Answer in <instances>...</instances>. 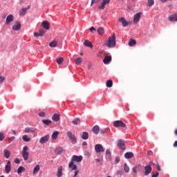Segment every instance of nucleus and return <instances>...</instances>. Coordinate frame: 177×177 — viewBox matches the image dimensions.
Listing matches in <instances>:
<instances>
[{"instance_id":"obj_1","label":"nucleus","mask_w":177,"mask_h":177,"mask_svg":"<svg viewBox=\"0 0 177 177\" xmlns=\"http://www.w3.org/2000/svg\"><path fill=\"white\" fill-rule=\"evenodd\" d=\"M108 48L115 46V33L113 34V36L109 37L108 41L105 44Z\"/></svg>"},{"instance_id":"obj_2","label":"nucleus","mask_w":177,"mask_h":177,"mask_svg":"<svg viewBox=\"0 0 177 177\" xmlns=\"http://www.w3.org/2000/svg\"><path fill=\"white\" fill-rule=\"evenodd\" d=\"M28 147L24 146L22 149V157L24 161H27L28 160V157L30 156V153L28 152Z\"/></svg>"},{"instance_id":"obj_3","label":"nucleus","mask_w":177,"mask_h":177,"mask_svg":"<svg viewBox=\"0 0 177 177\" xmlns=\"http://www.w3.org/2000/svg\"><path fill=\"white\" fill-rule=\"evenodd\" d=\"M118 21H120V23H122L123 27H127V26H131V24H132V21H127V19H125V18L124 17L119 18Z\"/></svg>"},{"instance_id":"obj_4","label":"nucleus","mask_w":177,"mask_h":177,"mask_svg":"<svg viewBox=\"0 0 177 177\" xmlns=\"http://www.w3.org/2000/svg\"><path fill=\"white\" fill-rule=\"evenodd\" d=\"M113 127L115 128H125L127 125L121 120H116L113 122Z\"/></svg>"},{"instance_id":"obj_5","label":"nucleus","mask_w":177,"mask_h":177,"mask_svg":"<svg viewBox=\"0 0 177 177\" xmlns=\"http://www.w3.org/2000/svg\"><path fill=\"white\" fill-rule=\"evenodd\" d=\"M142 17V12H138L133 16V24H138L140 21V18Z\"/></svg>"},{"instance_id":"obj_6","label":"nucleus","mask_w":177,"mask_h":177,"mask_svg":"<svg viewBox=\"0 0 177 177\" xmlns=\"http://www.w3.org/2000/svg\"><path fill=\"white\" fill-rule=\"evenodd\" d=\"M95 151L97 153H104V148L103 147V145L100 144H97L95 145Z\"/></svg>"},{"instance_id":"obj_7","label":"nucleus","mask_w":177,"mask_h":177,"mask_svg":"<svg viewBox=\"0 0 177 177\" xmlns=\"http://www.w3.org/2000/svg\"><path fill=\"white\" fill-rule=\"evenodd\" d=\"M72 162H81L82 161V156L74 155L71 160Z\"/></svg>"},{"instance_id":"obj_8","label":"nucleus","mask_w":177,"mask_h":177,"mask_svg":"<svg viewBox=\"0 0 177 177\" xmlns=\"http://www.w3.org/2000/svg\"><path fill=\"white\" fill-rule=\"evenodd\" d=\"M109 3H110V0H103L101 5L98 6V9H100L101 10H104L106 6L109 5Z\"/></svg>"},{"instance_id":"obj_9","label":"nucleus","mask_w":177,"mask_h":177,"mask_svg":"<svg viewBox=\"0 0 177 177\" xmlns=\"http://www.w3.org/2000/svg\"><path fill=\"white\" fill-rule=\"evenodd\" d=\"M117 145L118 147L121 149V150H125V141H124V140H118Z\"/></svg>"},{"instance_id":"obj_10","label":"nucleus","mask_w":177,"mask_h":177,"mask_svg":"<svg viewBox=\"0 0 177 177\" xmlns=\"http://www.w3.org/2000/svg\"><path fill=\"white\" fill-rule=\"evenodd\" d=\"M151 165H147L145 167V176H147L148 175H150L151 174Z\"/></svg>"},{"instance_id":"obj_11","label":"nucleus","mask_w":177,"mask_h":177,"mask_svg":"<svg viewBox=\"0 0 177 177\" xmlns=\"http://www.w3.org/2000/svg\"><path fill=\"white\" fill-rule=\"evenodd\" d=\"M45 30L41 28L39 30V32H35L34 33L35 37H44L45 35Z\"/></svg>"},{"instance_id":"obj_12","label":"nucleus","mask_w":177,"mask_h":177,"mask_svg":"<svg viewBox=\"0 0 177 177\" xmlns=\"http://www.w3.org/2000/svg\"><path fill=\"white\" fill-rule=\"evenodd\" d=\"M49 135H46L43 137H41L39 140V143H41V145H44V143H46V142H48V140H49Z\"/></svg>"},{"instance_id":"obj_13","label":"nucleus","mask_w":177,"mask_h":177,"mask_svg":"<svg viewBox=\"0 0 177 177\" xmlns=\"http://www.w3.org/2000/svg\"><path fill=\"white\" fill-rule=\"evenodd\" d=\"M11 168V164H10V160L7 161V164L5 166V171L6 174H9L10 172Z\"/></svg>"},{"instance_id":"obj_14","label":"nucleus","mask_w":177,"mask_h":177,"mask_svg":"<svg viewBox=\"0 0 177 177\" xmlns=\"http://www.w3.org/2000/svg\"><path fill=\"white\" fill-rule=\"evenodd\" d=\"M20 28H21V24L20 22H16L12 26L13 31H19Z\"/></svg>"},{"instance_id":"obj_15","label":"nucleus","mask_w":177,"mask_h":177,"mask_svg":"<svg viewBox=\"0 0 177 177\" xmlns=\"http://www.w3.org/2000/svg\"><path fill=\"white\" fill-rule=\"evenodd\" d=\"M41 26L43 27V28H44L45 30H49V28H50V25L49 24V22H48V21H44L41 23Z\"/></svg>"},{"instance_id":"obj_16","label":"nucleus","mask_w":177,"mask_h":177,"mask_svg":"<svg viewBox=\"0 0 177 177\" xmlns=\"http://www.w3.org/2000/svg\"><path fill=\"white\" fill-rule=\"evenodd\" d=\"M13 20H14L13 15H8L6 19V24H10V23L13 21Z\"/></svg>"},{"instance_id":"obj_17","label":"nucleus","mask_w":177,"mask_h":177,"mask_svg":"<svg viewBox=\"0 0 177 177\" xmlns=\"http://www.w3.org/2000/svg\"><path fill=\"white\" fill-rule=\"evenodd\" d=\"M30 6H28V8H24L22 10L19 12V16H25L26 13H27V10L30 9Z\"/></svg>"},{"instance_id":"obj_18","label":"nucleus","mask_w":177,"mask_h":177,"mask_svg":"<svg viewBox=\"0 0 177 177\" xmlns=\"http://www.w3.org/2000/svg\"><path fill=\"white\" fill-rule=\"evenodd\" d=\"M68 168L71 169V171H77V166L74 164V162H70L68 164Z\"/></svg>"},{"instance_id":"obj_19","label":"nucleus","mask_w":177,"mask_h":177,"mask_svg":"<svg viewBox=\"0 0 177 177\" xmlns=\"http://www.w3.org/2000/svg\"><path fill=\"white\" fill-rule=\"evenodd\" d=\"M83 44L84 45V46H87V48H93V44H92V43L89 41V40H85Z\"/></svg>"},{"instance_id":"obj_20","label":"nucleus","mask_w":177,"mask_h":177,"mask_svg":"<svg viewBox=\"0 0 177 177\" xmlns=\"http://www.w3.org/2000/svg\"><path fill=\"white\" fill-rule=\"evenodd\" d=\"M64 151V149L62 147H57L55 150V154H62Z\"/></svg>"},{"instance_id":"obj_21","label":"nucleus","mask_w":177,"mask_h":177,"mask_svg":"<svg viewBox=\"0 0 177 177\" xmlns=\"http://www.w3.org/2000/svg\"><path fill=\"white\" fill-rule=\"evenodd\" d=\"M52 120L55 122H57V121H60V115L57 113L54 114L52 117Z\"/></svg>"},{"instance_id":"obj_22","label":"nucleus","mask_w":177,"mask_h":177,"mask_svg":"<svg viewBox=\"0 0 177 177\" xmlns=\"http://www.w3.org/2000/svg\"><path fill=\"white\" fill-rule=\"evenodd\" d=\"M111 62V56H106L104 58L103 62L104 64H109Z\"/></svg>"},{"instance_id":"obj_23","label":"nucleus","mask_w":177,"mask_h":177,"mask_svg":"<svg viewBox=\"0 0 177 177\" xmlns=\"http://www.w3.org/2000/svg\"><path fill=\"white\" fill-rule=\"evenodd\" d=\"M169 21H177V14L170 15L169 17Z\"/></svg>"},{"instance_id":"obj_24","label":"nucleus","mask_w":177,"mask_h":177,"mask_svg":"<svg viewBox=\"0 0 177 177\" xmlns=\"http://www.w3.org/2000/svg\"><path fill=\"white\" fill-rule=\"evenodd\" d=\"M100 131V127H99V126L95 125L93 127V133H95V135H97L99 133Z\"/></svg>"},{"instance_id":"obj_25","label":"nucleus","mask_w":177,"mask_h":177,"mask_svg":"<svg viewBox=\"0 0 177 177\" xmlns=\"http://www.w3.org/2000/svg\"><path fill=\"white\" fill-rule=\"evenodd\" d=\"M82 139H83V140H88V138H89V134L88 133V132H83L82 135L81 136Z\"/></svg>"},{"instance_id":"obj_26","label":"nucleus","mask_w":177,"mask_h":177,"mask_svg":"<svg viewBox=\"0 0 177 177\" xmlns=\"http://www.w3.org/2000/svg\"><path fill=\"white\" fill-rule=\"evenodd\" d=\"M133 157V153L132 152H127L124 154V158L129 159V158H132Z\"/></svg>"},{"instance_id":"obj_27","label":"nucleus","mask_w":177,"mask_h":177,"mask_svg":"<svg viewBox=\"0 0 177 177\" xmlns=\"http://www.w3.org/2000/svg\"><path fill=\"white\" fill-rule=\"evenodd\" d=\"M35 131H37V129H35L34 128L27 127V128L25 129V132L26 133H28L30 132H32V133H34V132H35Z\"/></svg>"},{"instance_id":"obj_28","label":"nucleus","mask_w":177,"mask_h":177,"mask_svg":"<svg viewBox=\"0 0 177 177\" xmlns=\"http://www.w3.org/2000/svg\"><path fill=\"white\" fill-rule=\"evenodd\" d=\"M97 34L99 35H103L104 34V28L100 27L97 29Z\"/></svg>"},{"instance_id":"obj_29","label":"nucleus","mask_w":177,"mask_h":177,"mask_svg":"<svg viewBox=\"0 0 177 177\" xmlns=\"http://www.w3.org/2000/svg\"><path fill=\"white\" fill-rule=\"evenodd\" d=\"M49 46L50 48H56V46H57V41L53 40V41L50 42Z\"/></svg>"},{"instance_id":"obj_30","label":"nucleus","mask_w":177,"mask_h":177,"mask_svg":"<svg viewBox=\"0 0 177 177\" xmlns=\"http://www.w3.org/2000/svg\"><path fill=\"white\" fill-rule=\"evenodd\" d=\"M39 169H40L39 165H37L33 169V175L38 174V172H39Z\"/></svg>"},{"instance_id":"obj_31","label":"nucleus","mask_w":177,"mask_h":177,"mask_svg":"<svg viewBox=\"0 0 177 177\" xmlns=\"http://www.w3.org/2000/svg\"><path fill=\"white\" fill-rule=\"evenodd\" d=\"M59 136V131H54L52 134V139L56 140Z\"/></svg>"},{"instance_id":"obj_32","label":"nucleus","mask_w":177,"mask_h":177,"mask_svg":"<svg viewBox=\"0 0 177 177\" xmlns=\"http://www.w3.org/2000/svg\"><path fill=\"white\" fill-rule=\"evenodd\" d=\"M63 168L62 167H59L57 170V177H62L63 176V172L62 171Z\"/></svg>"},{"instance_id":"obj_33","label":"nucleus","mask_w":177,"mask_h":177,"mask_svg":"<svg viewBox=\"0 0 177 177\" xmlns=\"http://www.w3.org/2000/svg\"><path fill=\"white\" fill-rule=\"evenodd\" d=\"M136 45V40L131 39L129 41V46H135Z\"/></svg>"},{"instance_id":"obj_34","label":"nucleus","mask_w":177,"mask_h":177,"mask_svg":"<svg viewBox=\"0 0 177 177\" xmlns=\"http://www.w3.org/2000/svg\"><path fill=\"white\" fill-rule=\"evenodd\" d=\"M123 168H124V172H126V174H128V172H129V171H130L129 166H128V165L127 163L124 164Z\"/></svg>"},{"instance_id":"obj_35","label":"nucleus","mask_w":177,"mask_h":177,"mask_svg":"<svg viewBox=\"0 0 177 177\" xmlns=\"http://www.w3.org/2000/svg\"><path fill=\"white\" fill-rule=\"evenodd\" d=\"M72 124H73V125H78V124H81V120L80 118H76L72 121Z\"/></svg>"},{"instance_id":"obj_36","label":"nucleus","mask_w":177,"mask_h":177,"mask_svg":"<svg viewBox=\"0 0 177 177\" xmlns=\"http://www.w3.org/2000/svg\"><path fill=\"white\" fill-rule=\"evenodd\" d=\"M4 157L6 158H9V157H10V152L9 150L4 149Z\"/></svg>"},{"instance_id":"obj_37","label":"nucleus","mask_w":177,"mask_h":177,"mask_svg":"<svg viewBox=\"0 0 177 177\" xmlns=\"http://www.w3.org/2000/svg\"><path fill=\"white\" fill-rule=\"evenodd\" d=\"M106 85L107 88H111V86H113V80H107Z\"/></svg>"},{"instance_id":"obj_38","label":"nucleus","mask_w":177,"mask_h":177,"mask_svg":"<svg viewBox=\"0 0 177 177\" xmlns=\"http://www.w3.org/2000/svg\"><path fill=\"white\" fill-rule=\"evenodd\" d=\"M56 62L57 64H62L63 62H64V58L63 57L57 58Z\"/></svg>"},{"instance_id":"obj_39","label":"nucleus","mask_w":177,"mask_h":177,"mask_svg":"<svg viewBox=\"0 0 177 177\" xmlns=\"http://www.w3.org/2000/svg\"><path fill=\"white\" fill-rule=\"evenodd\" d=\"M24 171H26V168H24L23 166H20L17 169V174H20Z\"/></svg>"},{"instance_id":"obj_40","label":"nucleus","mask_w":177,"mask_h":177,"mask_svg":"<svg viewBox=\"0 0 177 177\" xmlns=\"http://www.w3.org/2000/svg\"><path fill=\"white\" fill-rule=\"evenodd\" d=\"M69 139H71L72 143L75 144L77 143V138H75V136L73 135L71 137H69Z\"/></svg>"},{"instance_id":"obj_41","label":"nucleus","mask_w":177,"mask_h":177,"mask_svg":"<svg viewBox=\"0 0 177 177\" xmlns=\"http://www.w3.org/2000/svg\"><path fill=\"white\" fill-rule=\"evenodd\" d=\"M75 64H77V65L81 64V63H82V58L78 57V58L75 59Z\"/></svg>"},{"instance_id":"obj_42","label":"nucleus","mask_w":177,"mask_h":177,"mask_svg":"<svg viewBox=\"0 0 177 177\" xmlns=\"http://www.w3.org/2000/svg\"><path fill=\"white\" fill-rule=\"evenodd\" d=\"M42 122H43V124H45V125H50V124H52V120H43Z\"/></svg>"},{"instance_id":"obj_43","label":"nucleus","mask_w":177,"mask_h":177,"mask_svg":"<svg viewBox=\"0 0 177 177\" xmlns=\"http://www.w3.org/2000/svg\"><path fill=\"white\" fill-rule=\"evenodd\" d=\"M22 139L24 142H30V140H31V138H28V136H27V135L23 136Z\"/></svg>"},{"instance_id":"obj_44","label":"nucleus","mask_w":177,"mask_h":177,"mask_svg":"<svg viewBox=\"0 0 177 177\" xmlns=\"http://www.w3.org/2000/svg\"><path fill=\"white\" fill-rule=\"evenodd\" d=\"M154 5V0H148L147 6H153Z\"/></svg>"},{"instance_id":"obj_45","label":"nucleus","mask_w":177,"mask_h":177,"mask_svg":"<svg viewBox=\"0 0 177 177\" xmlns=\"http://www.w3.org/2000/svg\"><path fill=\"white\" fill-rule=\"evenodd\" d=\"M117 175H118V176H122L124 175V171L122 170L117 171Z\"/></svg>"},{"instance_id":"obj_46","label":"nucleus","mask_w":177,"mask_h":177,"mask_svg":"<svg viewBox=\"0 0 177 177\" xmlns=\"http://www.w3.org/2000/svg\"><path fill=\"white\" fill-rule=\"evenodd\" d=\"M132 171L133 174H138V166L133 167Z\"/></svg>"},{"instance_id":"obj_47","label":"nucleus","mask_w":177,"mask_h":177,"mask_svg":"<svg viewBox=\"0 0 177 177\" xmlns=\"http://www.w3.org/2000/svg\"><path fill=\"white\" fill-rule=\"evenodd\" d=\"M5 139V136L3 135V133H0V141L2 142Z\"/></svg>"},{"instance_id":"obj_48","label":"nucleus","mask_w":177,"mask_h":177,"mask_svg":"<svg viewBox=\"0 0 177 177\" xmlns=\"http://www.w3.org/2000/svg\"><path fill=\"white\" fill-rule=\"evenodd\" d=\"M66 135L68 138H71V136H73V134L71 131H67Z\"/></svg>"},{"instance_id":"obj_49","label":"nucleus","mask_w":177,"mask_h":177,"mask_svg":"<svg viewBox=\"0 0 177 177\" xmlns=\"http://www.w3.org/2000/svg\"><path fill=\"white\" fill-rule=\"evenodd\" d=\"M5 77L3 76H0V84H2L3 81H5Z\"/></svg>"},{"instance_id":"obj_50","label":"nucleus","mask_w":177,"mask_h":177,"mask_svg":"<svg viewBox=\"0 0 177 177\" xmlns=\"http://www.w3.org/2000/svg\"><path fill=\"white\" fill-rule=\"evenodd\" d=\"M106 156H109V157H111V152L110 151V150L107 149V150L106 151Z\"/></svg>"},{"instance_id":"obj_51","label":"nucleus","mask_w":177,"mask_h":177,"mask_svg":"<svg viewBox=\"0 0 177 177\" xmlns=\"http://www.w3.org/2000/svg\"><path fill=\"white\" fill-rule=\"evenodd\" d=\"M15 164H20V159L19 158H15Z\"/></svg>"},{"instance_id":"obj_52","label":"nucleus","mask_w":177,"mask_h":177,"mask_svg":"<svg viewBox=\"0 0 177 177\" xmlns=\"http://www.w3.org/2000/svg\"><path fill=\"white\" fill-rule=\"evenodd\" d=\"M89 31L91 32H93V31H96V28H95V27L92 26L90 29Z\"/></svg>"},{"instance_id":"obj_53","label":"nucleus","mask_w":177,"mask_h":177,"mask_svg":"<svg viewBox=\"0 0 177 177\" xmlns=\"http://www.w3.org/2000/svg\"><path fill=\"white\" fill-rule=\"evenodd\" d=\"M39 117H45V112H41L39 113Z\"/></svg>"},{"instance_id":"obj_54","label":"nucleus","mask_w":177,"mask_h":177,"mask_svg":"<svg viewBox=\"0 0 177 177\" xmlns=\"http://www.w3.org/2000/svg\"><path fill=\"white\" fill-rule=\"evenodd\" d=\"M79 172H80V171H78V170H75V175H74L73 177H78V176H77V175H78Z\"/></svg>"},{"instance_id":"obj_55","label":"nucleus","mask_w":177,"mask_h":177,"mask_svg":"<svg viewBox=\"0 0 177 177\" xmlns=\"http://www.w3.org/2000/svg\"><path fill=\"white\" fill-rule=\"evenodd\" d=\"M115 161L116 164H118V162H120V157H116L115 159Z\"/></svg>"},{"instance_id":"obj_56","label":"nucleus","mask_w":177,"mask_h":177,"mask_svg":"<svg viewBox=\"0 0 177 177\" xmlns=\"http://www.w3.org/2000/svg\"><path fill=\"white\" fill-rule=\"evenodd\" d=\"M158 175H159V173L156 171V173H154V174L152 175V177H158Z\"/></svg>"},{"instance_id":"obj_57","label":"nucleus","mask_w":177,"mask_h":177,"mask_svg":"<svg viewBox=\"0 0 177 177\" xmlns=\"http://www.w3.org/2000/svg\"><path fill=\"white\" fill-rule=\"evenodd\" d=\"M106 132H107V131L106 129H102L100 131V133H102V134L106 133Z\"/></svg>"},{"instance_id":"obj_58","label":"nucleus","mask_w":177,"mask_h":177,"mask_svg":"<svg viewBox=\"0 0 177 177\" xmlns=\"http://www.w3.org/2000/svg\"><path fill=\"white\" fill-rule=\"evenodd\" d=\"M13 140H15V136H12V137L9 138L10 142H13Z\"/></svg>"},{"instance_id":"obj_59","label":"nucleus","mask_w":177,"mask_h":177,"mask_svg":"<svg viewBox=\"0 0 177 177\" xmlns=\"http://www.w3.org/2000/svg\"><path fill=\"white\" fill-rule=\"evenodd\" d=\"M158 171H161V167L158 165H156Z\"/></svg>"},{"instance_id":"obj_60","label":"nucleus","mask_w":177,"mask_h":177,"mask_svg":"<svg viewBox=\"0 0 177 177\" xmlns=\"http://www.w3.org/2000/svg\"><path fill=\"white\" fill-rule=\"evenodd\" d=\"M147 154L148 156H151L153 154V151H148Z\"/></svg>"},{"instance_id":"obj_61","label":"nucleus","mask_w":177,"mask_h":177,"mask_svg":"<svg viewBox=\"0 0 177 177\" xmlns=\"http://www.w3.org/2000/svg\"><path fill=\"white\" fill-rule=\"evenodd\" d=\"M173 146H174V147H177V141L174 142Z\"/></svg>"},{"instance_id":"obj_62","label":"nucleus","mask_w":177,"mask_h":177,"mask_svg":"<svg viewBox=\"0 0 177 177\" xmlns=\"http://www.w3.org/2000/svg\"><path fill=\"white\" fill-rule=\"evenodd\" d=\"M86 145H88V143H86V142H84L82 143V146H86Z\"/></svg>"},{"instance_id":"obj_63","label":"nucleus","mask_w":177,"mask_h":177,"mask_svg":"<svg viewBox=\"0 0 177 177\" xmlns=\"http://www.w3.org/2000/svg\"><path fill=\"white\" fill-rule=\"evenodd\" d=\"M94 3H95V0H92L91 3V6H92V5H93Z\"/></svg>"},{"instance_id":"obj_64","label":"nucleus","mask_w":177,"mask_h":177,"mask_svg":"<svg viewBox=\"0 0 177 177\" xmlns=\"http://www.w3.org/2000/svg\"><path fill=\"white\" fill-rule=\"evenodd\" d=\"M95 161H96V162H100V160H99V159H95Z\"/></svg>"}]
</instances>
